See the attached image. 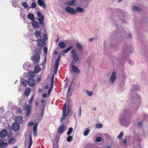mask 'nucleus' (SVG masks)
I'll return each mask as SVG.
<instances>
[{
	"label": "nucleus",
	"instance_id": "1",
	"mask_svg": "<svg viewBox=\"0 0 148 148\" xmlns=\"http://www.w3.org/2000/svg\"><path fill=\"white\" fill-rule=\"evenodd\" d=\"M61 57V54H60L58 56L57 60L56 61L54 68V74L56 75L58 71V68L59 66V64L60 60Z\"/></svg>",
	"mask_w": 148,
	"mask_h": 148
},
{
	"label": "nucleus",
	"instance_id": "2",
	"mask_svg": "<svg viewBox=\"0 0 148 148\" xmlns=\"http://www.w3.org/2000/svg\"><path fill=\"white\" fill-rule=\"evenodd\" d=\"M65 10L67 12L73 15L77 13V12L75 9L69 7H66Z\"/></svg>",
	"mask_w": 148,
	"mask_h": 148
},
{
	"label": "nucleus",
	"instance_id": "3",
	"mask_svg": "<svg viewBox=\"0 0 148 148\" xmlns=\"http://www.w3.org/2000/svg\"><path fill=\"white\" fill-rule=\"evenodd\" d=\"M116 76V72L113 71L110 78L109 82L112 84H113Z\"/></svg>",
	"mask_w": 148,
	"mask_h": 148
},
{
	"label": "nucleus",
	"instance_id": "4",
	"mask_svg": "<svg viewBox=\"0 0 148 148\" xmlns=\"http://www.w3.org/2000/svg\"><path fill=\"white\" fill-rule=\"evenodd\" d=\"M71 52L72 54L74 60L75 62H77L79 60V58L78 57L77 53L76 52V50L75 49H73Z\"/></svg>",
	"mask_w": 148,
	"mask_h": 148
},
{
	"label": "nucleus",
	"instance_id": "5",
	"mask_svg": "<svg viewBox=\"0 0 148 148\" xmlns=\"http://www.w3.org/2000/svg\"><path fill=\"white\" fill-rule=\"evenodd\" d=\"M38 45L40 47H42L45 45L44 40L43 39H39L37 40Z\"/></svg>",
	"mask_w": 148,
	"mask_h": 148
},
{
	"label": "nucleus",
	"instance_id": "6",
	"mask_svg": "<svg viewBox=\"0 0 148 148\" xmlns=\"http://www.w3.org/2000/svg\"><path fill=\"white\" fill-rule=\"evenodd\" d=\"M28 83L30 87H33L35 85V80L34 79L30 78L28 80Z\"/></svg>",
	"mask_w": 148,
	"mask_h": 148
},
{
	"label": "nucleus",
	"instance_id": "7",
	"mask_svg": "<svg viewBox=\"0 0 148 148\" xmlns=\"http://www.w3.org/2000/svg\"><path fill=\"white\" fill-rule=\"evenodd\" d=\"M8 134L7 130L5 129L2 130L0 132V137L1 138L5 137Z\"/></svg>",
	"mask_w": 148,
	"mask_h": 148
},
{
	"label": "nucleus",
	"instance_id": "8",
	"mask_svg": "<svg viewBox=\"0 0 148 148\" xmlns=\"http://www.w3.org/2000/svg\"><path fill=\"white\" fill-rule=\"evenodd\" d=\"M12 129L15 131H17L19 129V124L17 123H14L12 125Z\"/></svg>",
	"mask_w": 148,
	"mask_h": 148
},
{
	"label": "nucleus",
	"instance_id": "9",
	"mask_svg": "<svg viewBox=\"0 0 148 148\" xmlns=\"http://www.w3.org/2000/svg\"><path fill=\"white\" fill-rule=\"evenodd\" d=\"M40 58V56L38 54H36L34 55V61L35 64H38L39 63Z\"/></svg>",
	"mask_w": 148,
	"mask_h": 148
},
{
	"label": "nucleus",
	"instance_id": "10",
	"mask_svg": "<svg viewBox=\"0 0 148 148\" xmlns=\"http://www.w3.org/2000/svg\"><path fill=\"white\" fill-rule=\"evenodd\" d=\"M73 48L72 46H70L69 47L67 48L66 49L63 51L62 52V55L63 56H64V54L67 53V52L69 51L71 49Z\"/></svg>",
	"mask_w": 148,
	"mask_h": 148
},
{
	"label": "nucleus",
	"instance_id": "11",
	"mask_svg": "<svg viewBox=\"0 0 148 148\" xmlns=\"http://www.w3.org/2000/svg\"><path fill=\"white\" fill-rule=\"evenodd\" d=\"M15 121L19 123H22L23 122L22 117L21 116H17L15 118Z\"/></svg>",
	"mask_w": 148,
	"mask_h": 148
},
{
	"label": "nucleus",
	"instance_id": "12",
	"mask_svg": "<svg viewBox=\"0 0 148 148\" xmlns=\"http://www.w3.org/2000/svg\"><path fill=\"white\" fill-rule=\"evenodd\" d=\"M38 3L40 6H41L43 8H45L46 5L43 0H38Z\"/></svg>",
	"mask_w": 148,
	"mask_h": 148
},
{
	"label": "nucleus",
	"instance_id": "13",
	"mask_svg": "<svg viewBox=\"0 0 148 148\" xmlns=\"http://www.w3.org/2000/svg\"><path fill=\"white\" fill-rule=\"evenodd\" d=\"M30 67V64L28 62H26L23 64V68L25 70H29V68Z\"/></svg>",
	"mask_w": 148,
	"mask_h": 148
},
{
	"label": "nucleus",
	"instance_id": "14",
	"mask_svg": "<svg viewBox=\"0 0 148 148\" xmlns=\"http://www.w3.org/2000/svg\"><path fill=\"white\" fill-rule=\"evenodd\" d=\"M71 67L72 68L73 71L74 72L76 73H80V72L79 70L75 65H71Z\"/></svg>",
	"mask_w": 148,
	"mask_h": 148
},
{
	"label": "nucleus",
	"instance_id": "15",
	"mask_svg": "<svg viewBox=\"0 0 148 148\" xmlns=\"http://www.w3.org/2000/svg\"><path fill=\"white\" fill-rule=\"evenodd\" d=\"M37 123H36L33 126V131L34 132V134L35 136H36L37 135Z\"/></svg>",
	"mask_w": 148,
	"mask_h": 148
},
{
	"label": "nucleus",
	"instance_id": "16",
	"mask_svg": "<svg viewBox=\"0 0 148 148\" xmlns=\"http://www.w3.org/2000/svg\"><path fill=\"white\" fill-rule=\"evenodd\" d=\"M8 145V144L7 143H0V147L1 148H5L7 147Z\"/></svg>",
	"mask_w": 148,
	"mask_h": 148
},
{
	"label": "nucleus",
	"instance_id": "17",
	"mask_svg": "<svg viewBox=\"0 0 148 148\" xmlns=\"http://www.w3.org/2000/svg\"><path fill=\"white\" fill-rule=\"evenodd\" d=\"M41 32L40 31H38V30H36L34 33V35L36 37V38H37L38 37H41Z\"/></svg>",
	"mask_w": 148,
	"mask_h": 148
},
{
	"label": "nucleus",
	"instance_id": "18",
	"mask_svg": "<svg viewBox=\"0 0 148 148\" xmlns=\"http://www.w3.org/2000/svg\"><path fill=\"white\" fill-rule=\"evenodd\" d=\"M32 25L33 27L35 28H36L38 27V23L36 21L34 20L32 22Z\"/></svg>",
	"mask_w": 148,
	"mask_h": 148
},
{
	"label": "nucleus",
	"instance_id": "19",
	"mask_svg": "<svg viewBox=\"0 0 148 148\" xmlns=\"http://www.w3.org/2000/svg\"><path fill=\"white\" fill-rule=\"evenodd\" d=\"M31 90L29 88H28L26 89L24 92V94L27 97L29 95V94L31 92Z\"/></svg>",
	"mask_w": 148,
	"mask_h": 148
},
{
	"label": "nucleus",
	"instance_id": "20",
	"mask_svg": "<svg viewBox=\"0 0 148 148\" xmlns=\"http://www.w3.org/2000/svg\"><path fill=\"white\" fill-rule=\"evenodd\" d=\"M64 127V125H62L60 126L58 130V132L59 134L63 132Z\"/></svg>",
	"mask_w": 148,
	"mask_h": 148
},
{
	"label": "nucleus",
	"instance_id": "21",
	"mask_svg": "<svg viewBox=\"0 0 148 148\" xmlns=\"http://www.w3.org/2000/svg\"><path fill=\"white\" fill-rule=\"evenodd\" d=\"M41 71V69L38 66H36L34 67V72L36 73H38Z\"/></svg>",
	"mask_w": 148,
	"mask_h": 148
},
{
	"label": "nucleus",
	"instance_id": "22",
	"mask_svg": "<svg viewBox=\"0 0 148 148\" xmlns=\"http://www.w3.org/2000/svg\"><path fill=\"white\" fill-rule=\"evenodd\" d=\"M59 45L61 48L64 49L66 47V44L63 42H61L59 43Z\"/></svg>",
	"mask_w": 148,
	"mask_h": 148
},
{
	"label": "nucleus",
	"instance_id": "23",
	"mask_svg": "<svg viewBox=\"0 0 148 148\" xmlns=\"http://www.w3.org/2000/svg\"><path fill=\"white\" fill-rule=\"evenodd\" d=\"M28 17L32 21H33L35 19V17L33 14L31 13L29 14L28 15Z\"/></svg>",
	"mask_w": 148,
	"mask_h": 148
},
{
	"label": "nucleus",
	"instance_id": "24",
	"mask_svg": "<svg viewBox=\"0 0 148 148\" xmlns=\"http://www.w3.org/2000/svg\"><path fill=\"white\" fill-rule=\"evenodd\" d=\"M68 112L69 111H68L67 112V113L65 112V114L64 115L63 114V112H62V117H61V119H60V122H62L65 117L68 114Z\"/></svg>",
	"mask_w": 148,
	"mask_h": 148
},
{
	"label": "nucleus",
	"instance_id": "25",
	"mask_svg": "<svg viewBox=\"0 0 148 148\" xmlns=\"http://www.w3.org/2000/svg\"><path fill=\"white\" fill-rule=\"evenodd\" d=\"M29 145L28 147V148H30L31 145L32 144L33 141L31 135H29Z\"/></svg>",
	"mask_w": 148,
	"mask_h": 148
},
{
	"label": "nucleus",
	"instance_id": "26",
	"mask_svg": "<svg viewBox=\"0 0 148 148\" xmlns=\"http://www.w3.org/2000/svg\"><path fill=\"white\" fill-rule=\"evenodd\" d=\"M44 20V16H42V17H40L38 18V21L40 25L43 24V22Z\"/></svg>",
	"mask_w": 148,
	"mask_h": 148
},
{
	"label": "nucleus",
	"instance_id": "27",
	"mask_svg": "<svg viewBox=\"0 0 148 148\" xmlns=\"http://www.w3.org/2000/svg\"><path fill=\"white\" fill-rule=\"evenodd\" d=\"M132 8L133 10L138 12H140L141 10V8L136 6H133Z\"/></svg>",
	"mask_w": 148,
	"mask_h": 148
},
{
	"label": "nucleus",
	"instance_id": "28",
	"mask_svg": "<svg viewBox=\"0 0 148 148\" xmlns=\"http://www.w3.org/2000/svg\"><path fill=\"white\" fill-rule=\"evenodd\" d=\"M16 140L14 138H11L9 139L8 141V143L10 144H12L14 143L15 142Z\"/></svg>",
	"mask_w": 148,
	"mask_h": 148
},
{
	"label": "nucleus",
	"instance_id": "29",
	"mask_svg": "<svg viewBox=\"0 0 148 148\" xmlns=\"http://www.w3.org/2000/svg\"><path fill=\"white\" fill-rule=\"evenodd\" d=\"M90 131V130L88 128L85 129L84 132V136H87L89 134Z\"/></svg>",
	"mask_w": 148,
	"mask_h": 148
},
{
	"label": "nucleus",
	"instance_id": "30",
	"mask_svg": "<svg viewBox=\"0 0 148 148\" xmlns=\"http://www.w3.org/2000/svg\"><path fill=\"white\" fill-rule=\"evenodd\" d=\"M67 109V104L66 103H65L64 104V107L63 108L62 112H63V114H65V113L66 112Z\"/></svg>",
	"mask_w": 148,
	"mask_h": 148
},
{
	"label": "nucleus",
	"instance_id": "31",
	"mask_svg": "<svg viewBox=\"0 0 148 148\" xmlns=\"http://www.w3.org/2000/svg\"><path fill=\"white\" fill-rule=\"evenodd\" d=\"M24 110L26 111L28 110H29V109L31 108V107L28 105L25 104L24 107Z\"/></svg>",
	"mask_w": 148,
	"mask_h": 148
},
{
	"label": "nucleus",
	"instance_id": "32",
	"mask_svg": "<svg viewBox=\"0 0 148 148\" xmlns=\"http://www.w3.org/2000/svg\"><path fill=\"white\" fill-rule=\"evenodd\" d=\"M73 131V129L72 127H70L68 130V131L67 132V135H70L72 132Z\"/></svg>",
	"mask_w": 148,
	"mask_h": 148
},
{
	"label": "nucleus",
	"instance_id": "33",
	"mask_svg": "<svg viewBox=\"0 0 148 148\" xmlns=\"http://www.w3.org/2000/svg\"><path fill=\"white\" fill-rule=\"evenodd\" d=\"M54 75H53L51 78V87H53V82H54Z\"/></svg>",
	"mask_w": 148,
	"mask_h": 148
},
{
	"label": "nucleus",
	"instance_id": "34",
	"mask_svg": "<svg viewBox=\"0 0 148 148\" xmlns=\"http://www.w3.org/2000/svg\"><path fill=\"white\" fill-rule=\"evenodd\" d=\"M86 92L87 94L89 96H91L93 93L92 91H90L88 90H86Z\"/></svg>",
	"mask_w": 148,
	"mask_h": 148
},
{
	"label": "nucleus",
	"instance_id": "35",
	"mask_svg": "<svg viewBox=\"0 0 148 148\" xmlns=\"http://www.w3.org/2000/svg\"><path fill=\"white\" fill-rule=\"evenodd\" d=\"M123 135V132H121L117 136V138L122 139Z\"/></svg>",
	"mask_w": 148,
	"mask_h": 148
},
{
	"label": "nucleus",
	"instance_id": "36",
	"mask_svg": "<svg viewBox=\"0 0 148 148\" xmlns=\"http://www.w3.org/2000/svg\"><path fill=\"white\" fill-rule=\"evenodd\" d=\"M29 75L30 77H33L35 76V73L33 71H30L29 72Z\"/></svg>",
	"mask_w": 148,
	"mask_h": 148
},
{
	"label": "nucleus",
	"instance_id": "37",
	"mask_svg": "<svg viewBox=\"0 0 148 148\" xmlns=\"http://www.w3.org/2000/svg\"><path fill=\"white\" fill-rule=\"evenodd\" d=\"M103 127V125L101 124H98L96 125L95 128L97 129H100L102 128Z\"/></svg>",
	"mask_w": 148,
	"mask_h": 148
},
{
	"label": "nucleus",
	"instance_id": "38",
	"mask_svg": "<svg viewBox=\"0 0 148 148\" xmlns=\"http://www.w3.org/2000/svg\"><path fill=\"white\" fill-rule=\"evenodd\" d=\"M26 112V115L27 116H29L31 113V108H30L29 110H27L25 111Z\"/></svg>",
	"mask_w": 148,
	"mask_h": 148
},
{
	"label": "nucleus",
	"instance_id": "39",
	"mask_svg": "<svg viewBox=\"0 0 148 148\" xmlns=\"http://www.w3.org/2000/svg\"><path fill=\"white\" fill-rule=\"evenodd\" d=\"M22 5L25 8H27L28 7V5L26 2H24L22 4Z\"/></svg>",
	"mask_w": 148,
	"mask_h": 148
},
{
	"label": "nucleus",
	"instance_id": "40",
	"mask_svg": "<svg viewBox=\"0 0 148 148\" xmlns=\"http://www.w3.org/2000/svg\"><path fill=\"white\" fill-rule=\"evenodd\" d=\"M76 10L77 11H78V12H83V9H82L80 8L77 7L76 8Z\"/></svg>",
	"mask_w": 148,
	"mask_h": 148
},
{
	"label": "nucleus",
	"instance_id": "41",
	"mask_svg": "<svg viewBox=\"0 0 148 148\" xmlns=\"http://www.w3.org/2000/svg\"><path fill=\"white\" fill-rule=\"evenodd\" d=\"M72 139V137L71 136H69L67 138L66 140L67 141L70 142Z\"/></svg>",
	"mask_w": 148,
	"mask_h": 148
},
{
	"label": "nucleus",
	"instance_id": "42",
	"mask_svg": "<svg viewBox=\"0 0 148 148\" xmlns=\"http://www.w3.org/2000/svg\"><path fill=\"white\" fill-rule=\"evenodd\" d=\"M102 141V138L101 137L98 136L97 137L96 139V141L100 142Z\"/></svg>",
	"mask_w": 148,
	"mask_h": 148
},
{
	"label": "nucleus",
	"instance_id": "43",
	"mask_svg": "<svg viewBox=\"0 0 148 148\" xmlns=\"http://www.w3.org/2000/svg\"><path fill=\"white\" fill-rule=\"evenodd\" d=\"M75 2V1L72 0V1L69 2L68 3V5L69 6H71Z\"/></svg>",
	"mask_w": 148,
	"mask_h": 148
},
{
	"label": "nucleus",
	"instance_id": "44",
	"mask_svg": "<svg viewBox=\"0 0 148 148\" xmlns=\"http://www.w3.org/2000/svg\"><path fill=\"white\" fill-rule=\"evenodd\" d=\"M37 14L38 16L39 17H42V16H43V14L39 11L38 12Z\"/></svg>",
	"mask_w": 148,
	"mask_h": 148
},
{
	"label": "nucleus",
	"instance_id": "45",
	"mask_svg": "<svg viewBox=\"0 0 148 148\" xmlns=\"http://www.w3.org/2000/svg\"><path fill=\"white\" fill-rule=\"evenodd\" d=\"M76 45L78 48V49H82V47L79 44L77 43L76 44Z\"/></svg>",
	"mask_w": 148,
	"mask_h": 148
},
{
	"label": "nucleus",
	"instance_id": "46",
	"mask_svg": "<svg viewBox=\"0 0 148 148\" xmlns=\"http://www.w3.org/2000/svg\"><path fill=\"white\" fill-rule=\"evenodd\" d=\"M36 5V3H35L33 2L32 3L31 7L32 8H34L35 7Z\"/></svg>",
	"mask_w": 148,
	"mask_h": 148
},
{
	"label": "nucleus",
	"instance_id": "47",
	"mask_svg": "<svg viewBox=\"0 0 148 148\" xmlns=\"http://www.w3.org/2000/svg\"><path fill=\"white\" fill-rule=\"evenodd\" d=\"M137 125L138 127H140V128H141L142 125V123L138 122V123Z\"/></svg>",
	"mask_w": 148,
	"mask_h": 148
},
{
	"label": "nucleus",
	"instance_id": "48",
	"mask_svg": "<svg viewBox=\"0 0 148 148\" xmlns=\"http://www.w3.org/2000/svg\"><path fill=\"white\" fill-rule=\"evenodd\" d=\"M44 52L45 54L47 53V49L46 47H45L44 48Z\"/></svg>",
	"mask_w": 148,
	"mask_h": 148
},
{
	"label": "nucleus",
	"instance_id": "49",
	"mask_svg": "<svg viewBox=\"0 0 148 148\" xmlns=\"http://www.w3.org/2000/svg\"><path fill=\"white\" fill-rule=\"evenodd\" d=\"M33 96H32V97H31V99H30V100L29 101V103H31L32 102L33 100Z\"/></svg>",
	"mask_w": 148,
	"mask_h": 148
},
{
	"label": "nucleus",
	"instance_id": "50",
	"mask_svg": "<svg viewBox=\"0 0 148 148\" xmlns=\"http://www.w3.org/2000/svg\"><path fill=\"white\" fill-rule=\"evenodd\" d=\"M33 125L34 123H33V122H30L28 123V125L29 126H31Z\"/></svg>",
	"mask_w": 148,
	"mask_h": 148
},
{
	"label": "nucleus",
	"instance_id": "51",
	"mask_svg": "<svg viewBox=\"0 0 148 148\" xmlns=\"http://www.w3.org/2000/svg\"><path fill=\"white\" fill-rule=\"evenodd\" d=\"M22 112V110L20 109H18L17 110V112L19 113H21Z\"/></svg>",
	"mask_w": 148,
	"mask_h": 148
},
{
	"label": "nucleus",
	"instance_id": "52",
	"mask_svg": "<svg viewBox=\"0 0 148 148\" xmlns=\"http://www.w3.org/2000/svg\"><path fill=\"white\" fill-rule=\"evenodd\" d=\"M122 142L123 143H127V140L126 139H125V140H122Z\"/></svg>",
	"mask_w": 148,
	"mask_h": 148
},
{
	"label": "nucleus",
	"instance_id": "53",
	"mask_svg": "<svg viewBox=\"0 0 148 148\" xmlns=\"http://www.w3.org/2000/svg\"><path fill=\"white\" fill-rule=\"evenodd\" d=\"M90 0H84V4L85 3H88V1H89Z\"/></svg>",
	"mask_w": 148,
	"mask_h": 148
},
{
	"label": "nucleus",
	"instance_id": "54",
	"mask_svg": "<svg viewBox=\"0 0 148 148\" xmlns=\"http://www.w3.org/2000/svg\"><path fill=\"white\" fill-rule=\"evenodd\" d=\"M43 37L45 39H47V35L46 34H44V35H43Z\"/></svg>",
	"mask_w": 148,
	"mask_h": 148
},
{
	"label": "nucleus",
	"instance_id": "55",
	"mask_svg": "<svg viewBox=\"0 0 148 148\" xmlns=\"http://www.w3.org/2000/svg\"><path fill=\"white\" fill-rule=\"evenodd\" d=\"M42 96L44 97H46L47 96V94L46 93H44L43 94Z\"/></svg>",
	"mask_w": 148,
	"mask_h": 148
},
{
	"label": "nucleus",
	"instance_id": "56",
	"mask_svg": "<svg viewBox=\"0 0 148 148\" xmlns=\"http://www.w3.org/2000/svg\"><path fill=\"white\" fill-rule=\"evenodd\" d=\"M41 80V78L40 77H39L36 79V81L38 82H39Z\"/></svg>",
	"mask_w": 148,
	"mask_h": 148
},
{
	"label": "nucleus",
	"instance_id": "57",
	"mask_svg": "<svg viewBox=\"0 0 148 148\" xmlns=\"http://www.w3.org/2000/svg\"><path fill=\"white\" fill-rule=\"evenodd\" d=\"M75 61L73 60L71 63V64L72 65H74V64H75Z\"/></svg>",
	"mask_w": 148,
	"mask_h": 148
},
{
	"label": "nucleus",
	"instance_id": "58",
	"mask_svg": "<svg viewBox=\"0 0 148 148\" xmlns=\"http://www.w3.org/2000/svg\"><path fill=\"white\" fill-rule=\"evenodd\" d=\"M25 81H21L22 83L23 84V86H25L26 85V84H24L25 82Z\"/></svg>",
	"mask_w": 148,
	"mask_h": 148
},
{
	"label": "nucleus",
	"instance_id": "59",
	"mask_svg": "<svg viewBox=\"0 0 148 148\" xmlns=\"http://www.w3.org/2000/svg\"><path fill=\"white\" fill-rule=\"evenodd\" d=\"M71 85H70L69 86V87L68 90V92H69L70 91V90H71Z\"/></svg>",
	"mask_w": 148,
	"mask_h": 148
},
{
	"label": "nucleus",
	"instance_id": "60",
	"mask_svg": "<svg viewBox=\"0 0 148 148\" xmlns=\"http://www.w3.org/2000/svg\"><path fill=\"white\" fill-rule=\"evenodd\" d=\"M78 114H79V116H81V110H80H80H79V112H78Z\"/></svg>",
	"mask_w": 148,
	"mask_h": 148
},
{
	"label": "nucleus",
	"instance_id": "61",
	"mask_svg": "<svg viewBox=\"0 0 148 148\" xmlns=\"http://www.w3.org/2000/svg\"><path fill=\"white\" fill-rule=\"evenodd\" d=\"M128 36L129 38H131L132 36V34L131 33H129L128 34Z\"/></svg>",
	"mask_w": 148,
	"mask_h": 148
},
{
	"label": "nucleus",
	"instance_id": "62",
	"mask_svg": "<svg viewBox=\"0 0 148 148\" xmlns=\"http://www.w3.org/2000/svg\"><path fill=\"white\" fill-rule=\"evenodd\" d=\"M94 39V38H90L89 40V41L90 42H91L92 41V40H93Z\"/></svg>",
	"mask_w": 148,
	"mask_h": 148
},
{
	"label": "nucleus",
	"instance_id": "63",
	"mask_svg": "<svg viewBox=\"0 0 148 148\" xmlns=\"http://www.w3.org/2000/svg\"><path fill=\"white\" fill-rule=\"evenodd\" d=\"M45 88L46 89H48L49 88V86H45Z\"/></svg>",
	"mask_w": 148,
	"mask_h": 148
},
{
	"label": "nucleus",
	"instance_id": "64",
	"mask_svg": "<svg viewBox=\"0 0 148 148\" xmlns=\"http://www.w3.org/2000/svg\"><path fill=\"white\" fill-rule=\"evenodd\" d=\"M14 2H12V5L14 7H16V5L15 4H14L13 3Z\"/></svg>",
	"mask_w": 148,
	"mask_h": 148
}]
</instances>
